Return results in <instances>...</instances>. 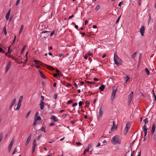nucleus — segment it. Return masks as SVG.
<instances>
[{
	"instance_id": "obj_1",
	"label": "nucleus",
	"mask_w": 156,
	"mask_h": 156,
	"mask_svg": "<svg viewBox=\"0 0 156 156\" xmlns=\"http://www.w3.org/2000/svg\"><path fill=\"white\" fill-rule=\"evenodd\" d=\"M34 61L35 63L36 64L35 67H36L37 68H40V66H41L44 67H45L46 68H55L51 66L45 64L40 61L35 60Z\"/></svg>"
},
{
	"instance_id": "obj_2",
	"label": "nucleus",
	"mask_w": 156,
	"mask_h": 156,
	"mask_svg": "<svg viewBox=\"0 0 156 156\" xmlns=\"http://www.w3.org/2000/svg\"><path fill=\"white\" fill-rule=\"evenodd\" d=\"M111 142L113 144H120L121 143V138L119 136L116 135L112 138Z\"/></svg>"
},
{
	"instance_id": "obj_3",
	"label": "nucleus",
	"mask_w": 156,
	"mask_h": 156,
	"mask_svg": "<svg viewBox=\"0 0 156 156\" xmlns=\"http://www.w3.org/2000/svg\"><path fill=\"white\" fill-rule=\"evenodd\" d=\"M114 60L115 64L118 66H120L122 64V60L119 58L116 52L114 54Z\"/></svg>"
},
{
	"instance_id": "obj_4",
	"label": "nucleus",
	"mask_w": 156,
	"mask_h": 156,
	"mask_svg": "<svg viewBox=\"0 0 156 156\" xmlns=\"http://www.w3.org/2000/svg\"><path fill=\"white\" fill-rule=\"evenodd\" d=\"M41 119V118L40 116H35L34 119V122L33 124V126H35L36 125V122L37 121H40Z\"/></svg>"
},
{
	"instance_id": "obj_5",
	"label": "nucleus",
	"mask_w": 156,
	"mask_h": 156,
	"mask_svg": "<svg viewBox=\"0 0 156 156\" xmlns=\"http://www.w3.org/2000/svg\"><path fill=\"white\" fill-rule=\"evenodd\" d=\"M103 113V109H102L101 107L100 108L99 112H98V118L101 119L102 117V115Z\"/></svg>"
},
{
	"instance_id": "obj_6",
	"label": "nucleus",
	"mask_w": 156,
	"mask_h": 156,
	"mask_svg": "<svg viewBox=\"0 0 156 156\" xmlns=\"http://www.w3.org/2000/svg\"><path fill=\"white\" fill-rule=\"evenodd\" d=\"M133 95V92H131L128 96V103L129 104L132 100Z\"/></svg>"
},
{
	"instance_id": "obj_7",
	"label": "nucleus",
	"mask_w": 156,
	"mask_h": 156,
	"mask_svg": "<svg viewBox=\"0 0 156 156\" xmlns=\"http://www.w3.org/2000/svg\"><path fill=\"white\" fill-rule=\"evenodd\" d=\"M129 127L130 125L128 123H127L126 124V126L124 131V134L125 135H126V134L127 133Z\"/></svg>"
},
{
	"instance_id": "obj_8",
	"label": "nucleus",
	"mask_w": 156,
	"mask_h": 156,
	"mask_svg": "<svg viewBox=\"0 0 156 156\" xmlns=\"http://www.w3.org/2000/svg\"><path fill=\"white\" fill-rule=\"evenodd\" d=\"M37 146V144L36 142V140H34L33 141L32 153H34L35 151V149L36 147Z\"/></svg>"
},
{
	"instance_id": "obj_9",
	"label": "nucleus",
	"mask_w": 156,
	"mask_h": 156,
	"mask_svg": "<svg viewBox=\"0 0 156 156\" xmlns=\"http://www.w3.org/2000/svg\"><path fill=\"white\" fill-rule=\"evenodd\" d=\"M116 91V90H115L113 89L112 92L111 98V99L112 101L115 98Z\"/></svg>"
},
{
	"instance_id": "obj_10",
	"label": "nucleus",
	"mask_w": 156,
	"mask_h": 156,
	"mask_svg": "<svg viewBox=\"0 0 156 156\" xmlns=\"http://www.w3.org/2000/svg\"><path fill=\"white\" fill-rule=\"evenodd\" d=\"M145 29V27L144 26H142L140 28V33L141 34V35L143 36H144Z\"/></svg>"
},
{
	"instance_id": "obj_11",
	"label": "nucleus",
	"mask_w": 156,
	"mask_h": 156,
	"mask_svg": "<svg viewBox=\"0 0 156 156\" xmlns=\"http://www.w3.org/2000/svg\"><path fill=\"white\" fill-rule=\"evenodd\" d=\"M13 143H14L13 140H12L11 141V142L10 144L9 145V147H8L9 152H10V151L11 148H12V145H13Z\"/></svg>"
},
{
	"instance_id": "obj_12",
	"label": "nucleus",
	"mask_w": 156,
	"mask_h": 156,
	"mask_svg": "<svg viewBox=\"0 0 156 156\" xmlns=\"http://www.w3.org/2000/svg\"><path fill=\"white\" fill-rule=\"evenodd\" d=\"M148 129L146 125H144L143 127V129L144 132V136H145L147 135V131Z\"/></svg>"
},
{
	"instance_id": "obj_13",
	"label": "nucleus",
	"mask_w": 156,
	"mask_h": 156,
	"mask_svg": "<svg viewBox=\"0 0 156 156\" xmlns=\"http://www.w3.org/2000/svg\"><path fill=\"white\" fill-rule=\"evenodd\" d=\"M31 134H30L29 136L28 137V138L26 142V143H25L26 146H27L28 145L29 142L30 141V140L31 139Z\"/></svg>"
},
{
	"instance_id": "obj_14",
	"label": "nucleus",
	"mask_w": 156,
	"mask_h": 156,
	"mask_svg": "<svg viewBox=\"0 0 156 156\" xmlns=\"http://www.w3.org/2000/svg\"><path fill=\"white\" fill-rule=\"evenodd\" d=\"M16 99H14L11 102L10 106V109H11L12 107L14 105L16 102Z\"/></svg>"
},
{
	"instance_id": "obj_15",
	"label": "nucleus",
	"mask_w": 156,
	"mask_h": 156,
	"mask_svg": "<svg viewBox=\"0 0 156 156\" xmlns=\"http://www.w3.org/2000/svg\"><path fill=\"white\" fill-rule=\"evenodd\" d=\"M155 123H153L152 125V129H151V134L153 135L155 131Z\"/></svg>"
},
{
	"instance_id": "obj_16",
	"label": "nucleus",
	"mask_w": 156,
	"mask_h": 156,
	"mask_svg": "<svg viewBox=\"0 0 156 156\" xmlns=\"http://www.w3.org/2000/svg\"><path fill=\"white\" fill-rule=\"evenodd\" d=\"M39 105L40 106V108L42 110L44 109V102H43V101H41V103L39 104Z\"/></svg>"
},
{
	"instance_id": "obj_17",
	"label": "nucleus",
	"mask_w": 156,
	"mask_h": 156,
	"mask_svg": "<svg viewBox=\"0 0 156 156\" xmlns=\"http://www.w3.org/2000/svg\"><path fill=\"white\" fill-rule=\"evenodd\" d=\"M51 119H52L54 122H56L58 121V118L54 115H52Z\"/></svg>"
},
{
	"instance_id": "obj_18",
	"label": "nucleus",
	"mask_w": 156,
	"mask_h": 156,
	"mask_svg": "<svg viewBox=\"0 0 156 156\" xmlns=\"http://www.w3.org/2000/svg\"><path fill=\"white\" fill-rule=\"evenodd\" d=\"M117 129V126L114 125V121H113V125L111 128V131H114L116 130Z\"/></svg>"
},
{
	"instance_id": "obj_19",
	"label": "nucleus",
	"mask_w": 156,
	"mask_h": 156,
	"mask_svg": "<svg viewBox=\"0 0 156 156\" xmlns=\"http://www.w3.org/2000/svg\"><path fill=\"white\" fill-rule=\"evenodd\" d=\"M21 105V104L18 103L17 105V106L16 107L15 110L16 111H18L19 110Z\"/></svg>"
},
{
	"instance_id": "obj_20",
	"label": "nucleus",
	"mask_w": 156,
	"mask_h": 156,
	"mask_svg": "<svg viewBox=\"0 0 156 156\" xmlns=\"http://www.w3.org/2000/svg\"><path fill=\"white\" fill-rule=\"evenodd\" d=\"M10 10L9 9L6 14V15L5 16V18L7 20H8L9 18V15H10Z\"/></svg>"
},
{
	"instance_id": "obj_21",
	"label": "nucleus",
	"mask_w": 156,
	"mask_h": 156,
	"mask_svg": "<svg viewBox=\"0 0 156 156\" xmlns=\"http://www.w3.org/2000/svg\"><path fill=\"white\" fill-rule=\"evenodd\" d=\"M49 31H44L41 32V34L45 33L46 34V35H45V37H47L49 35Z\"/></svg>"
},
{
	"instance_id": "obj_22",
	"label": "nucleus",
	"mask_w": 156,
	"mask_h": 156,
	"mask_svg": "<svg viewBox=\"0 0 156 156\" xmlns=\"http://www.w3.org/2000/svg\"><path fill=\"white\" fill-rule=\"evenodd\" d=\"M39 73L41 75V77L43 78V79H45L46 77L44 74H43V73L40 70H39Z\"/></svg>"
},
{
	"instance_id": "obj_23",
	"label": "nucleus",
	"mask_w": 156,
	"mask_h": 156,
	"mask_svg": "<svg viewBox=\"0 0 156 156\" xmlns=\"http://www.w3.org/2000/svg\"><path fill=\"white\" fill-rule=\"evenodd\" d=\"M93 52V51L92 50H90L89 51V52L88 53L86 54V55H87L88 56H91L92 55V53Z\"/></svg>"
},
{
	"instance_id": "obj_24",
	"label": "nucleus",
	"mask_w": 156,
	"mask_h": 156,
	"mask_svg": "<svg viewBox=\"0 0 156 156\" xmlns=\"http://www.w3.org/2000/svg\"><path fill=\"white\" fill-rule=\"evenodd\" d=\"M105 88V86L104 85H102L99 88V90L101 91H103Z\"/></svg>"
},
{
	"instance_id": "obj_25",
	"label": "nucleus",
	"mask_w": 156,
	"mask_h": 156,
	"mask_svg": "<svg viewBox=\"0 0 156 156\" xmlns=\"http://www.w3.org/2000/svg\"><path fill=\"white\" fill-rule=\"evenodd\" d=\"M45 127H44V126H43L41 127L40 129L41 131L44 132V133H45L46 131L45 130Z\"/></svg>"
},
{
	"instance_id": "obj_26",
	"label": "nucleus",
	"mask_w": 156,
	"mask_h": 156,
	"mask_svg": "<svg viewBox=\"0 0 156 156\" xmlns=\"http://www.w3.org/2000/svg\"><path fill=\"white\" fill-rule=\"evenodd\" d=\"M23 27V25H22L21 26V27L20 28L19 32V35H20L21 33L22 32Z\"/></svg>"
},
{
	"instance_id": "obj_27",
	"label": "nucleus",
	"mask_w": 156,
	"mask_h": 156,
	"mask_svg": "<svg viewBox=\"0 0 156 156\" xmlns=\"http://www.w3.org/2000/svg\"><path fill=\"white\" fill-rule=\"evenodd\" d=\"M124 79L125 80V82H127L129 79V77L128 76H126L124 77Z\"/></svg>"
},
{
	"instance_id": "obj_28",
	"label": "nucleus",
	"mask_w": 156,
	"mask_h": 156,
	"mask_svg": "<svg viewBox=\"0 0 156 156\" xmlns=\"http://www.w3.org/2000/svg\"><path fill=\"white\" fill-rule=\"evenodd\" d=\"M23 99V96H21L20 97L19 100L18 102L19 103L21 104Z\"/></svg>"
},
{
	"instance_id": "obj_29",
	"label": "nucleus",
	"mask_w": 156,
	"mask_h": 156,
	"mask_svg": "<svg viewBox=\"0 0 156 156\" xmlns=\"http://www.w3.org/2000/svg\"><path fill=\"white\" fill-rule=\"evenodd\" d=\"M141 57H142V54H140L139 58V62H138V67H139V63H140V60H141Z\"/></svg>"
},
{
	"instance_id": "obj_30",
	"label": "nucleus",
	"mask_w": 156,
	"mask_h": 156,
	"mask_svg": "<svg viewBox=\"0 0 156 156\" xmlns=\"http://www.w3.org/2000/svg\"><path fill=\"white\" fill-rule=\"evenodd\" d=\"M145 71L147 73V75H150V71L148 69H145Z\"/></svg>"
},
{
	"instance_id": "obj_31",
	"label": "nucleus",
	"mask_w": 156,
	"mask_h": 156,
	"mask_svg": "<svg viewBox=\"0 0 156 156\" xmlns=\"http://www.w3.org/2000/svg\"><path fill=\"white\" fill-rule=\"evenodd\" d=\"M3 30L4 31V34L5 35H6L7 34V32L6 31V27H5L3 29Z\"/></svg>"
},
{
	"instance_id": "obj_32",
	"label": "nucleus",
	"mask_w": 156,
	"mask_h": 156,
	"mask_svg": "<svg viewBox=\"0 0 156 156\" xmlns=\"http://www.w3.org/2000/svg\"><path fill=\"white\" fill-rule=\"evenodd\" d=\"M31 112V111L30 110V111H29L27 113V114L26 115V117H25L26 119H27L28 118V116L30 114Z\"/></svg>"
},
{
	"instance_id": "obj_33",
	"label": "nucleus",
	"mask_w": 156,
	"mask_h": 156,
	"mask_svg": "<svg viewBox=\"0 0 156 156\" xmlns=\"http://www.w3.org/2000/svg\"><path fill=\"white\" fill-rule=\"evenodd\" d=\"M93 146L92 144H88L87 147V148L89 150L91 147Z\"/></svg>"
},
{
	"instance_id": "obj_34",
	"label": "nucleus",
	"mask_w": 156,
	"mask_h": 156,
	"mask_svg": "<svg viewBox=\"0 0 156 156\" xmlns=\"http://www.w3.org/2000/svg\"><path fill=\"white\" fill-rule=\"evenodd\" d=\"M56 73L58 75L60 76L61 75L60 71L58 69H57L56 70Z\"/></svg>"
},
{
	"instance_id": "obj_35",
	"label": "nucleus",
	"mask_w": 156,
	"mask_h": 156,
	"mask_svg": "<svg viewBox=\"0 0 156 156\" xmlns=\"http://www.w3.org/2000/svg\"><path fill=\"white\" fill-rule=\"evenodd\" d=\"M143 121L144 122L145 125L148 122V119L147 118H146L145 119H144Z\"/></svg>"
},
{
	"instance_id": "obj_36",
	"label": "nucleus",
	"mask_w": 156,
	"mask_h": 156,
	"mask_svg": "<svg viewBox=\"0 0 156 156\" xmlns=\"http://www.w3.org/2000/svg\"><path fill=\"white\" fill-rule=\"evenodd\" d=\"M100 9V6L99 5H97L95 8V10H96V11H98Z\"/></svg>"
},
{
	"instance_id": "obj_37",
	"label": "nucleus",
	"mask_w": 156,
	"mask_h": 156,
	"mask_svg": "<svg viewBox=\"0 0 156 156\" xmlns=\"http://www.w3.org/2000/svg\"><path fill=\"white\" fill-rule=\"evenodd\" d=\"M11 63L9 62L8 64L5 68H9L10 67Z\"/></svg>"
},
{
	"instance_id": "obj_38",
	"label": "nucleus",
	"mask_w": 156,
	"mask_h": 156,
	"mask_svg": "<svg viewBox=\"0 0 156 156\" xmlns=\"http://www.w3.org/2000/svg\"><path fill=\"white\" fill-rule=\"evenodd\" d=\"M11 46H10L8 47V52L9 53H11L12 52V50L10 49V47Z\"/></svg>"
},
{
	"instance_id": "obj_39",
	"label": "nucleus",
	"mask_w": 156,
	"mask_h": 156,
	"mask_svg": "<svg viewBox=\"0 0 156 156\" xmlns=\"http://www.w3.org/2000/svg\"><path fill=\"white\" fill-rule=\"evenodd\" d=\"M25 48H26V46H24L23 48H22V50H21V54H22L23 51L25 49Z\"/></svg>"
},
{
	"instance_id": "obj_40",
	"label": "nucleus",
	"mask_w": 156,
	"mask_h": 156,
	"mask_svg": "<svg viewBox=\"0 0 156 156\" xmlns=\"http://www.w3.org/2000/svg\"><path fill=\"white\" fill-rule=\"evenodd\" d=\"M136 53V52L134 53L131 56V58H134V57H135V56Z\"/></svg>"
},
{
	"instance_id": "obj_41",
	"label": "nucleus",
	"mask_w": 156,
	"mask_h": 156,
	"mask_svg": "<svg viewBox=\"0 0 156 156\" xmlns=\"http://www.w3.org/2000/svg\"><path fill=\"white\" fill-rule=\"evenodd\" d=\"M16 148H17V147H16L15 148V149H14V151H13V153H12V155H13V154H14L15 153H16V152H17V150Z\"/></svg>"
},
{
	"instance_id": "obj_42",
	"label": "nucleus",
	"mask_w": 156,
	"mask_h": 156,
	"mask_svg": "<svg viewBox=\"0 0 156 156\" xmlns=\"http://www.w3.org/2000/svg\"><path fill=\"white\" fill-rule=\"evenodd\" d=\"M20 1V0H17L16 3V6L17 5L19 4Z\"/></svg>"
},
{
	"instance_id": "obj_43",
	"label": "nucleus",
	"mask_w": 156,
	"mask_h": 156,
	"mask_svg": "<svg viewBox=\"0 0 156 156\" xmlns=\"http://www.w3.org/2000/svg\"><path fill=\"white\" fill-rule=\"evenodd\" d=\"M76 144L78 146H81L82 145V143L80 142H76Z\"/></svg>"
},
{
	"instance_id": "obj_44",
	"label": "nucleus",
	"mask_w": 156,
	"mask_h": 156,
	"mask_svg": "<svg viewBox=\"0 0 156 156\" xmlns=\"http://www.w3.org/2000/svg\"><path fill=\"white\" fill-rule=\"evenodd\" d=\"M121 16H120L117 19V20L116 21V23H117L119 22Z\"/></svg>"
},
{
	"instance_id": "obj_45",
	"label": "nucleus",
	"mask_w": 156,
	"mask_h": 156,
	"mask_svg": "<svg viewBox=\"0 0 156 156\" xmlns=\"http://www.w3.org/2000/svg\"><path fill=\"white\" fill-rule=\"evenodd\" d=\"M16 36L15 35V37H14V39L13 41V42H12V45L15 42V41H16Z\"/></svg>"
},
{
	"instance_id": "obj_46",
	"label": "nucleus",
	"mask_w": 156,
	"mask_h": 156,
	"mask_svg": "<svg viewBox=\"0 0 156 156\" xmlns=\"http://www.w3.org/2000/svg\"><path fill=\"white\" fill-rule=\"evenodd\" d=\"M83 102L82 101H80L79 102V105L80 106H81L83 104Z\"/></svg>"
},
{
	"instance_id": "obj_47",
	"label": "nucleus",
	"mask_w": 156,
	"mask_h": 156,
	"mask_svg": "<svg viewBox=\"0 0 156 156\" xmlns=\"http://www.w3.org/2000/svg\"><path fill=\"white\" fill-rule=\"evenodd\" d=\"M88 150H89L87 148L84 151V154H86V153L88 151Z\"/></svg>"
},
{
	"instance_id": "obj_48",
	"label": "nucleus",
	"mask_w": 156,
	"mask_h": 156,
	"mask_svg": "<svg viewBox=\"0 0 156 156\" xmlns=\"http://www.w3.org/2000/svg\"><path fill=\"white\" fill-rule=\"evenodd\" d=\"M74 16L73 15H72L70 16H69V17L68 18V19H70L71 18H72Z\"/></svg>"
},
{
	"instance_id": "obj_49",
	"label": "nucleus",
	"mask_w": 156,
	"mask_h": 156,
	"mask_svg": "<svg viewBox=\"0 0 156 156\" xmlns=\"http://www.w3.org/2000/svg\"><path fill=\"white\" fill-rule=\"evenodd\" d=\"M77 105V103H74L72 105V106L74 107L75 106Z\"/></svg>"
},
{
	"instance_id": "obj_50",
	"label": "nucleus",
	"mask_w": 156,
	"mask_h": 156,
	"mask_svg": "<svg viewBox=\"0 0 156 156\" xmlns=\"http://www.w3.org/2000/svg\"><path fill=\"white\" fill-rule=\"evenodd\" d=\"M138 3L139 5H141V2L140 0H138Z\"/></svg>"
},
{
	"instance_id": "obj_51",
	"label": "nucleus",
	"mask_w": 156,
	"mask_h": 156,
	"mask_svg": "<svg viewBox=\"0 0 156 156\" xmlns=\"http://www.w3.org/2000/svg\"><path fill=\"white\" fill-rule=\"evenodd\" d=\"M72 102H73V101H71V100H69V101L67 102V104H70V103H72Z\"/></svg>"
},
{
	"instance_id": "obj_52",
	"label": "nucleus",
	"mask_w": 156,
	"mask_h": 156,
	"mask_svg": "<svg viewBox=\"0 0 156 156\" xmlns=\"http://www.w3.org/2000/svg\"><path fill=\"white\" fill-rule=\"evenodd\" d=\"M67 115L66 114H62V116L64 117V118L66 117V116Z\"/></svg>"
},
{
	"instance_id": "obj_53",
	"label": "nucleus",
	"mask_w": 156,
	"mask_h": 156,
	"mask_svg": "<svg viewBox=\"0 0 156 156\" xmlns=\"http://www.w3.org/2000/svg\"><path fill=\"white\" fill-rule=\"evenodd\" d=\"M54 32H55L54 31H52L51 32V33L50 36H52L54 34Z\"/></svg>"
},
{
	"instance_id": "obj_54",
	"label": "nucleus",
	"mask_w": 156,
	"mask_h": 156,
	"mask_svg": "<svg viewBox=\"0 0 156 156\" xmlns=\"http://www.w3.org/2000/svg\"><path fill=\"white\" fill-rule=\"evenodd\" d=\"M122 3H123V2H120L119 4H118V6H120L122 5Z\"/></svg>"
},
{
	"instance_id": "obj_55",
	"label": "nucleus",
	"mask_w": 156,
	"mask_h": 156,
	"mask_svg": "<svg viewBox=\"0 0 156 156\" xmlns=\"http://www.w3.org/2000/svg\"><path fill=\"white\" fill-rule=\"evenodd\" d=\"M55 124L53 122V123H51L50 124L49 126H53Z\"/></svg>"
},
{
	"instance_id": "obj_56",
	"label": "nucleus",
	"mask_w": 156,
	"mask_h": 156,
	"mask_svg": "<svg viewBox=\"0 0 156 156\" xmlns=\"http://www.w3.org/2000/svg\"><path fill=\"white\" fill-rule=\"evenodd\" d=\"M87 55H86V54L85 55V56L84 57V58L85 59H87Z\"/></svg>"
},
{
	"instance_id": "obj_57",
	"label": "nucleus",
	"mask_w": 156,
	"mask_h": 156,
	"mask_svg": "<svg viewBox=\"0 0 156 156\" xmlns=\"http://www.w3.org/2000/svg\"><path fill=\"white\" fill-rule=\"evenodd\" d=\"M53 76H54V77H56V76H57L58 75H57V74L56 73H54V74H53Z\"/></svg>"
},
{
	"instance_id": "obj_58",
	"label": "nucleus",
	"mask_w": 156,
	"mask_h": 156,
	"mask_svg": "<svg viewBox=\"0 0 156 156\" xmlns=\"http://www.w3.org/2000/svg\"><path fill=\"white\" fill-rule=\"evenodd\" d=\"M74 85L75 86V87H76V88H78V86L76 83H74Z\"/></svg>"
},
{
	"instance_id": "obj_59",
	"label": "nucleus",
	"mask_w": 156,
	"mask_h": 156,
	"mask_svg": "<svg viewBox=\"0 0 156 156\" xmlns=\"http://www.w3.org/2000/svg\"><path fill=\"white\" fill-rule=\"evenodd\" d=\"M152 92H153V96H154H154H156V95H155V93H154V90H152Z\"/></svg>"
},
{
	"instance_id": "obj_60",
	"label": "nucleus",
	"mask_w": 156,
	"mask_h": 156,
	"mask_svg": "<svg viewBox=\"0 0 156 156\" xmlns=\"http://www.w3.org/2000/svg\"><path fill=\"white\" fill-rule=\"evenodd\" d=\"M75 122V121H72L71 122V123L72 124H73Z\"/></svg>"
},
{
	"instance_id": "obj_61",
	"label": "nucleus",
	"mask_w": 156,
	"mask_h": 156,
	"mask_svg": "<svg viewBox=\"0 0 156 156\" xmlns=\"http://www.w3.org/2000/svg\"><path fill=\"white\" fill-rule=\"evenodd\" d=\"M56 83H54L53 84V86L54 87H55L56 86Z\"/></svg>"
},
{
	"instance_id": "obj_62",
	"label": "nucleus",
	"mask_w": 156,
	"mask_h": 156,
	"mask_svg": "<svg viewBox=\"0 0 156 156\" xmlns=\"http://www.w3.org/2000/svg\"><path fill=\"white\" fill-rule=\"evenodd\" d=\"M75 27L77 29H78V27L77 25H75Z\"/></svg>"
},
{
	"instance_id": "obj_63",
	"label": "nucleus",
	"mask_w": 156,
	"mask_h": 156,
	"mask_svg": "<svg viewBox=\"0 0 156 156\" xmlns=\"http://www.w3.org/2000/svg\"><path fill=\"white\" fill-rule=\"evenodd\" d=\"M85 103L86 104H88L90 103V102L88 101H87L86 102H85Z\"/></svg>"
},
{
	"instance_id": "obj_64",
	"label": "nucleus",
	"mask_w": 156,
	"mask_h": 156,
	"mask_svg": "<svg viewBox=\"0 0 156 156\" xmlns=\"http://www.w3.org/2000/svg\"><path fill=\"white\" fill-rule=\"evenodd\" d=\"M140 154H141V151H140L138 153L137 156H140Z\"/></svg>"
}]
</instances>
